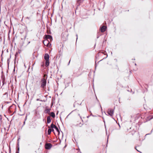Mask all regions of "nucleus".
<instances>
[{
	"instance_id": "nucleus-48",
	"label": "nucleus",
	"mask_w": 153,
	"mask_h": 153,
	"mask_svg": "<svg viewBox=\"0 0 153 153\" xmlns=\"http://www.w3.org/2000/svg\"><path fill=\"white\" fill-rule=\"evenodd\" d=\"M153 131V128L151 131V133H152V131Z\"/></svg>"
},
{
	"instance_id": "nucleus-2",
	"label": "nucleus",
	"mask_w": 153,
	"mask_h": 153,
	"mask_svg": "<svg viewBox=\"0 0 153 153\" xmlns=\"http://www.w3.org/2000/svg\"><path fill=\"white\" fill-rule=\"evenodd\" d=\"M64 31L62 33L61 36L62 38L66 40L68 39L69 34L68 32V29H66V30L64 29Z\"/></svg>"
},
{
	"instance_id": "nucleus-61",
	"label": "nucleus",
	"mask_w": 153,
	"mask_h": 153,
	"mask_svg": "<svg viewBox=\"0 0 153 153\" xmlns=\"http://www.w3.org/2000/svg\"><path fill=\"white\" fill-rule=\"evenodd\" d=\"M97 55L98 56H99V53H97Z\"/></svg>"
},
{
	"instance_id": "nucleus-27",
	"label": "nucleus",
	"mask_w": 153,
	"mask_h": 153,
	"mask_svg": "<svg viewBox=\"0 0 153 153\" xmlns=\"http://www.w3.org/2000/svg\"><path fill=\"white\" fill-rule=\"evenodd\" d=\"M109 135L110 134H108V135L107 136V145L106 146V147H107V144H108V138H109Z\"/></svg>"
},
{
	"instance_id": "nucleus-4",
	"label": "nucleus",
	"mask_w": 153,
	"mask_h": 153,
	"mask_svg": "<svg viewBox=\"0 0 153 153\" xmlns=\"http://www.w3.org/2000/svg\"><path fill=\"white\" fill-rule=\"evenodd\" d=\"M51 42L49 40H47V39H45L43 41V43L45 46L49 47L51 45V44L50 43Z\"/></svg>"
},
{
	"instance_id": "nucleus-23",
	"label": "nucleus",
	"mask_w": 153,
	"mask_h": 153,
	"mask_svg": "<svg viewBox=\"0 0 153 153\" xmlns=\"http://www.w3.org/2000/svg\"><path fill=\"white\" fill-rule=\"evenodd\" d=\"M102 35V34L100 33H97V38L98 39L99 37Z\"/></svg>"
},
{
	"instance_id": "nucleus-12",
	"label": "nucleus",
	"mask_w": 153,
	"mask_h": 153,
	"mask_svg": "<svg viewBox=\"0 0 153 153\" xmlns=\"http://www.w3.org/2000/svg\"><path fill=\"white\" fill-rule=\"evenodd\" d=\"M49 54L46 53L45 54L44 56V59L45 60H49Z\"/></svg>"
},
{
	"instance_id": "nucleus-58",
	"label": "nucleus",
	"mask_w": 153,
	"mask_h": 153,
	"mask_svg": "<svg viewBox=\"0 0 153 153\" xmlns=\"http://www.w3.org/2000/svg\"><path fill=\"white\" fill-rule=\"evenodd\" d=\"M24 66H25V68H26V66H25V64H24Z\"/></svg>"
},
{
	"instance_id": "nucleus-22",
	"label": "nucleus",
	"mask_w": 153,
	"mask_h": 153,
	"mask_svg": "<svg viewBox=\"0 0 153 153\" xmlns=\"http://www.w3.org/2000/svg\"><path fill=\"white\" fill-rule=\"evenodd\" d=\"M51 129V128H49L48 129V134H51V133L52 132Z\"/></svg>"
},
{
	"instance_id": "nucleus-28",
	"label": "nucleus",
	"mask_w": 153,
	"mask_h": 153,
	"mask_svg": "<svg viewBox=\"0 0 153 153\" xmlns=\"http://www.w3.org/2000/svg\"><path fill=\"white\" fill-rule=\"evenodd\" d=\"M47 101V99L46 98V99L45 100H40V101H41V102H46V101Z\"/></svg>"
},
{
	"instance_id": "nucleus-54",
	"label": "nucleus",
	"mask_w": 153,
	"mask_h": 153,
	"mask_svg": "<svg viewBox=\"0 0 153 153\" xmlns=\"http://www.w3.org/2000/svg\"><path fill=\"white\" fill-rule=\"evenodd\" d=\"M100 108H101V109L102 110V108L100 104Z\"/></svg>"
},
{
	"instance_id": "nucleus-36",
	"label": "nucleus",
	"mask_w": 153,
	"mask_h": 153,
	"mask_svg": "<svg viewBox=\"0 0 153 153\" xmlns=\"http://www.w3.org/2000/svg\"><path fill=\"white\" fill-rule=\"evenodd\" d=\"M27 116H26L25 117V121L26 120H27Z\"/></svg>"
},
{
	"instance_id": "nucleus-40",
	"label": "nucleus",
	"mask_w": 153,
	"mask_h": 153,
	"mask_svg": "<svg viewBox=\"0 0 153 153\" xmlns=\"http://www.w3.org/2000/svg\"><path fill=\"white\" fill-rule=\"evenodd\" d=\"M40 100L39 99H36V101H40V100Z\"/></svg>"
},
{
	"instance_id": "nucleus-17",
	"label": "nucleus",
	"mask_w": 153,
	"mask_h": 153,
	"mask_svg": "<svg viewBox=\"0 0 153 153\" xmlns=\"http://www.w3.org/2000/svg\"><path fill=\"white\" fill-rule=\"evenodd\" d=\"M54 129L57 132L58 134H60V131H59V130H60V128H59H59L56 126L55 127V128H54Z\"/></svg>"
},
{
	"instance_id": "nucleus-55",
	"label": "nucleus",
	"mask_w": 153,
	"mask_h": 153,
	"mask_svg": "<svg viewBox=\"0 0 153 153\" xmlns=\"http://www.w3.org/2000/svg\"><path fill=\"white\" fill-rule=\"evenodd\" d=\"M81 103H81L80 104H79V103H77V104H79V105H81Z\"/></svg>"
},
{
	"instance_id": "nucleus-52",
	"label": "nucleus",
	"mask_w": 153,
	"mask_h": 153,
	"mask_svg": "<svg viewBox=\"0 0 153 153\" xmlns=\"http://www.w3.org/2000/svg\"><path fill=\"white\" fill-rule=\"evenodd\" d=\"M13 71L14 72L15 71V67H14V69H13Z\"/></svg>"
},
{
	"instance_id": "nucleus-19",
	"label": "nucleus",
	"mask_w": 153,
	"mask_h": 153,
	"mask_svg": "<svg viewBox=\"0 0 153 153\" xmlns=\"http://www.w3.org/2000/svg\"><path fill=\"white\" fill-rule=\"evenodd\" d=\"M47 123H49L51 122V119L49 116L47 117Z\"/></svg>"
},
{
	"instance_id": "nucleus-10",
	"label": "nucleus",
	"mask_w": 153,
	"mask_h": 153,
	"mask_svg": "<svg viewBox=\"0 0 153 153\" xmlns=\"http://www.w3.org/2000/svg\"><path fill=\"white\" fill-rule=\"evenodd\" d=\"M84 0H76V3L77 5V7L76 9H77L78 7L80 6L81 3H82Z\"/></svg>"
},
{
	"instance_id": "nucleus-35",
	"label": "nucleus",
	"mask_w": 153,
	"mask_h": 153,
	"mask_svg": "<svg viewBox=\"0 0 153 153\" xmlns=\"http://www.w3.org/2000/svg\"><path fill=\"white\" fill-rule=\"evenodd\" d=\"M51 130H52V131H53V133L55 134V133L54 132V128H51Z\"/></svg>"
},
{
	"instance_id": "nucleus-9",
	"label": "nucleus",
	"mask_w": 153,
	"mask_h": 153,
	"mask_svg": "<svg viewBox=\"0 0 153 153\" xmlns=\"http://www.w3.org/2000/svg\"><path fill=\"white\" fill-rule=\"evenodd\" d=\"M107 29L106 26H100V30L102 32H104Z\"/></svg>"
},
{
	"instance_id": "nucleus-20",
	"label": "nucleus",
	"mask_w": 153,
	"mask_h": 153,
	"mask_svg": "<svg viewBox=\"0 0 153 153\" xmlns=\"http://www.w3.org/2000/svg\"><path fill=\"white\" fill-rule=\"evenodd\" d=\"M55 100V98L53 97L52 99L51 102V108H52V106H53V101H54V100Z\"/></svg>"
},
{
	"instance_id": "nucleus-21",
	"label": "nucleus",
	"mask_w": 153,
	"mask_h": 153,
	"mask_svg": "<svg viewBox=\"0 0 153 153\" xmlns=\"http://www.w3.org/2000/svg\"><path fill=\"white\" fill-rule=\"evenodd\" d=\"M56 126L54 124L52 123L50 127H51V128H54Z\"/></svg>"
},
{
	"instance_id": "nucleus-59",
	"label": "nucleus",
	"mask_w": 153,
	"mask_h": 153,
	"mask_svg": "<svg viewBox=\"0 0 153 153\" xmlns=\"http://www.w3.org/2000/svg\"><path fill=\"white\" fill-rule=\"evenodd\" d=\"M5 134H8V133L7 132H6Z\"/></svg>"
},
{
	"instance_id": "nucleus-38",
	"label": "nucleus",
	"mask_w": 153,
	"mask_h": 153,
	"mask_svg": "<svg viewBox=\"0 0 153 153\" xmlns=\"http://www.w3.org/2000/svg\"><path fill=\"white\" fill-rule=\"evenodd\" d=\"M106 55H107V56H106V57H105V58H104L102 59H106V58H107V56H108V54H107V53H106Z\"/></svg>"
},
{
	"instance_id": "nucleus-5",
	"label": "nucleus",
	"mask_w": 153,
	"mask_h": 153,
	"mask_svg": "<svg viewBox=\"0 0 153 153\" xmlns=\"http://www.w3.org/2000/svg\"><path fill=\"white\" fill-rule=\"evenodd\" d=\"M52 146V145L50 143H47L45 144V148L46 149H50Z\"/></svg>"
},
{
	"instance_id": "nucleus-7",
	"label": "nucleus",
	"mask_w": 153,
	"mask_h": 153,
	"mask_svg": "<svg viewBox=\"0 0 153 153\" xmlns=\"http://www.w3.org/2000/svg\"><path fill=\"white\" fill-rule=\"evenodd\" d=\"M114 113V110L111 109H109L107 111V113L109 115L112 117Z\"/></svg>"
},
{
	"instance_id": "nucleus-30",
	"label": "nucleus",
	"mask_w": 153,
	"mask_h": 153,
	"mask_svg": "<svg viewBox=\"0 0 153 153\" xmlns=\"http://www.w3.org/2000/svg\"><path fill=\"white\" fill-rule=\"evenodd\" d=\"M67 146V145L66 144L65 145V146H64V147L63 148V150L64 151L65 150V148H66V146Z\"/></svg>"
},
{
	"instance_id": "nucleus-50",
	"label": "nucleus",
	"mask_w": 153,
	"mask_h": 153,
	"mask_svg": "<svg viewBox=\"0 0 153 153\" xmlns=\"http://www.w3.org/2000/svg\"><path fill=\"white\" fill-rule=\"evenodd\" d=\"M47 96H48V95H47L45 96V97L46 98H47Z\"/></svg>"
},
{
	"instance_id": "nucleus-41",
	"label": "nucleus",
	"mask_w": 153,
	"mask_h": 153,
	"mask_svg": "<svg viewBox=\"0 0 153 153\" xmlns=\"http://www.w3.org/2000/svg\"><path fill=\"white\" fill-rule=\"evenodd\" d=\"M68 85H65V88H67V87H68Z\"/></svg>"
},
{
	"instance_id": "nucleus-63",
	"label": "nucleus",
	"mask_w": 153,
	"mask_h": 153,
	"mask_svg": "<svg viewBox=\"0 0 153 153\" xmlns=\"http://www.w3.org/2000/svg\"><path fill=\"white\" fill-rule=\"evenodd\" d=\"M70 114H69L68 115H67V117H68V115H69Z\"/></svg>"
},
{
	"instance_id": "nucleus-42",
	"label": "nucleus",
	"mask_w": 153,
	"mask_h": 153,
	"mask_svg": "<svg viewBox=\"0 0 153 153\" xmlns=\"http://www.w3.org/2000/svg\"><path fill=\"white\" fill-rule=\"evenodd\" d=\"M57 135H61V136H62V137H63V135H64V134H57Z\"/></svg>"
},
{
	"instance_id": "nucleus-1",
	"label": "nucleus",
	"mask_w": 153,
	"mask_h": 153,
	"mask_svg": "<svg viewBox=\"0 0 153 153\" xmlns=\"http://www.w3.org/2000/svg\"><path fill=\"white\" fill-rule=\"evenodd\" d=\"M40 82V87L42 88L43 90H45L46 88V85L47 83L46 79L44 78H42Z\"/></svg>"
},
{
	"instance_id": "nucleus-14",
	"label": "nucleus",
	"mask_w": 153,
	"mask_h": 153,
	"mask_svg": "<svg viewBox=\"0 0 153 153\" xmlns=\"http://www.w3.org/2000/svg\"><path fill=\"white\" fill-rule=\"evenodd\" d=\"M21 51L20 50H19L18 52H16V53L15 55V61L16 60V59L18 56V54L20 53H21Z\"/></svg>"
},
{
	"instance_id": "nucleus-32",
	"label": "nucleus",
	"mask_w": 153,
	"mask_h": 153,
	"mask_svg": "<svg viewBox=\"0 0 153 153\" xmlns=\"http://www.w3.org/2000/svg\"><path fill=\"white\" fill-rule=\"evenodd\" d=\"M90 112L91 113L90 114V116H92L93 117H94V115H93L92 114V113H91V111H90Z\"/></svg>"
},
{
	"instance_id": "nucleus-56",
	"label": "nucleus",
	"mask_w": 153,
	"mask_h": 153,
	"mask_svg": "<svg viewBox=\"0 0 153 153\" xmlns=\"http://www.w3.org/2000/svg\"><path fill=\"white\" fill-rule=\"evenodd\" d=\"M139 152L140 153H142V152H141L140 151H139V152Z\"/></svg>"
},
{
	"instance_id": "nucleus-51",
	"label": "nucleus",
	"mask_w": 153,
	"mask_h": 153,
	"mask_svg": "<svg viewBox=\"0 0 153 153\" xmlns=\"http://www.w3.org/2000/svg\"><path fill=\"white\" fill-rule=\"evenodd\" d=\"M47 141H49V142H51V141H50V140H47Z\"/></svg>"
},
{
	"instance_id": "nucleus-26",
	"label": "nucleus",
	"mask_w": 153,
	"mask_h": 153,
	"mask_svg": "<svg viewBox=\"0 0 153 153\" xmlns=\"http://www.w3.org/2000/svg\"><path fill=\"white\" fill-rule=\"evenodd\" d=\"M102 60H100V61H99L97 64L96 63V61H95V69H96V67H97V64H98L99 62L101 61H102Z\"/></svg>"
},
{
	"instance_id": "nucleus-47",
	"label": "nucleus",
	"mask_w": 153,
	"mask_h": 153,
	"mask_svg": "<svg viewBox=\"0 0 153 153\" xmlns=\"http://www.w3.org/2000/svg\"><path fill=\"white\" fill-rule=\"evenodd\" d=\"M76 40L77 41V39H78V37H77V34H76Z\"/></svg>"
},
{
	"instance_id": "nucleus-13",
	"label": "nucleus",
	"mask_w": 153,
	"mask_h": 153,
	"mask_svg": "<svg viewBox=\"0 0 153 153\" xmlns=\"http://www.w3.org/2000/svg\"><path fill=\"white\" fill-rule=\"evenodd\" d=\"M19 144L17 143L16 147V153H19Z\"/></svg>"
},
{
	"instance_id": "nucleus-8",
	"label": "nucleus",
	"mask_w": 153,
	"mask_h": 153,
	"mask_svg": "<svg viewBox=\"0 0 153 153\" xmlns=\"http://www.w3.org/2000/svg\"><path fill=\"white\" fill-rule=\"evenodd\" d=\"M51 108H48V106H46L44 111V112L46 114H49L50 113Z\"/></svg>"
},
{
	"instance_id": "nucleus-25",
	"label": "nucleus",
	"mask_w": 153,
	"mask_h": 153,
	"mask_svg": "<svg viewBox=\"0 0 153 153\" xmlns=\"http://www.w3.org/2000/svg\"><path fill=\"white\" fill-rule=\"evenodd\" d=\"M59 54L60 55V56H59V57L60 56L62 55V52L61 51V49L59 51Z\"/></svg>"
},
{
	"instance_id": "nucleus-43",
	"label": "nucleus",
	"mask_w": 153,
	"mask_h": 153,
	"mask_svg": "<svg viewBox=\"0 0 153 153\" xmlns=\"http://www.w3.org/2000/svg\"><path fill=\"white\" fill-rule=\"evenodd\" d=\"M76 101L74 103V105H73V106H74V107H75V103H76Z\"/></svg>"
},
{
	"instance_id": "nucleus-45",
	"label": "nucleus",
	"mask_w": 153,
	"mask_h": 153,
	"mask_svg": "<svg viewBox=\"0 0 153 153\" xmlns=\"http://www.w3.org/2000/svg\"><path fill=\"white\" fill-rule=\"evenodd\" d=\"M26 19H30V18L29 17H26Z\"/></svg>"
},
{
	"instance_id": "nucleus-33",
	"label": "nucleus",
	"mask_w": 153,
	"mask_h": 153,
	"mask_svg": "<svg viewBox=\"0 0 153 153\" xmlns=\"http://www.w3.org/2000/svg\"><path fill=\"white\" fill-rule=\"evenodd\" d=\"M41 66L42 67H44V64L43 63L41 65Z\"/></svg>"
},
{
	"instance_id": "nucleus-18",
	"label": "nucleus",
	"mask_w": 153,
	"mask_h": 153,
	"mask_svg": "<svg viewBox=\"0 0 153 153\" xmlns=\"http://www.w3.org/2000/svg\"><path fill=\"white\" fill-rule=\"evenodd\" d=\"M50 62L49 60H45V66L46 67H48L49 65Z\"/></svg>"
},
{
	"instance_id": "nucleus-39",
	"label": "nucleus",
	"mask_w": 153,
	"mask_h": 153,
	"mask_svg": "<svg viewBox=\"0 0 153 153\" xmlns=\"http://www.w3.org/2000/svg\"><path fill=\"white\" fill-rule=\"evenodd\" d=\"M9 153H11V149L10 148L9 149Z\"/></svg>"
},
{
	"instance_id": "nucleus-44",
	"label": "nucleus",
	"mask_w": 153,
	"mask_h": 153,
	"mask_svg": "<svg viewBox=\"0 0 153 153\" xmlns=\"http://www.w3.org/2000/svg\"><path fill=\"white\" fill-rule=\"evenodd\" d=\"M70 61H71V60H70V61H69V62L68 63V65H69L70 62Z\"/></svg>"
},
{
	"instance_id": "nucleus-49",
	"label": "nucleus",
	"mask_w": 153,
	"mask_h": 153,
	"mask_svg": "<svg viewBox=\"0 0 153 153\" xmlns=\"http://www.w3.org/2000/svg\"><path fill=\"white\" fill-rule=\"evenodd\" d=\"M90 115H89V116H87V118H88L90 117Z\"/></svg>"
},
{
	"instance_id": "nucleus-46",
	"label": "nucleus",
	"mask_w": 153,
	"mask_h": 153,
	"mask_svg": "<svg viewBox=\"0 0 153 153\" xmlns=\"http://www.w3.org/2000/svg\"><path fill=\"white\" fill-rule=\"evenodd\" d=\"M1 120H2V117H1L0 118V121L1 122Z\"/></svg>"
},
{
	"instance_id": "nucleus-34",
	"label": "nucleus",
	"mask_w": 153,
	"mask_h": 153,
	"mask_svg": "<svg viewBox=\"0 0 153 153\" xmlns=\"http://www.w3.org/2000/svg\"><path fill=\"white\" fill-rule=\"evenodd\" d=\"M136 147H137L136 146L135 147V149H136V150L137 151V152H139V150H137V149H136Z\"/></svg>"
},
{
	"instance_id": "nucleus-3",
	"label": "nucleus",
	"mask_w": 153,
	"mask_h": 153,
	"mask_svg": "<svg viewBox=\"0 0 153 153\" xmlns=\"http://www.w3.org/2000/svg\"><path fill=\"white\" fill-rule=\"evenodd\" d=\"M44 39L49 40L50 42H51L53 40L52 36L50 35H45L44 36Z\"/></svg>"
},
{
	"instance_id": "nucleus-11",
	"label": "nucleus",
	"mask_w": 153,
	"mask_h": 153,
	"mask_svg": "<svg viewBox=\"0 0 153 153\" xmlns=\"http://www.w3.org/2000/svg\"><path fill=\"white\" fill-rule=\"evenodd\" d=\"M139 140L140 141H142L144 140L145 138V137L146 136V135L147 134H146L145 136H143V134H139Z\"/></svg>"
},
{
	"instance_id": "nucleus-6",
	"label": "nucleus",
	"mask_w": 153,
	"mask_h": 153,
	"mask_svg": "<svg viewBox=\"0 0 153 153\" xmlns=\"http://www.w3.org/2000/svg\"><path fill=\"white\" fill-rule=\"evenodd\" d=\"M12 107L14 109H15V111L11 115H13L16 112V107L15 105H11L10 106L8 109V112L10 113H11L12 112V111L10 109Z\"/></svg>"
},
{
	"instance_id": "nucleus-29",
	"label": "nucleus",
	"mask_w": 153,
	"mask_h": 153,
	"mask_svg": "<svg viewBox=\"0 0 153 153\" xmlns=\"http://www.w3.org/2000/svg\"><path fill=\"white\" fill-rule=\"evenodd\" d=\"M102 53H103V54H104V55H106V53H106V52L105 51H104L103 50H102Z\"/></svg>"
},
{
	"instance_id": "nucleus-16",
	"label": "nucleus",
	"mask_w": 153,
	"mask_h": 153,
	"mask_svg": "<svg viewBox=\"0 0 153 153\" xmlns=\"http://www.w3.org/2000/svg\"><path fill=\"white\" fill-rule=\"evenodd\" d=\"M50 115L51 117H52L53 118H54L55 117V114L53 112H52L50 113Z\"/></svg>"
},
{
	"instance_id": "nucleus-53",
	"label": "nucleus",
	"mask_w": 153,
	"mask_h": 153,
	"mask_svg": "<svg viewBox=\"0 0 153 153\" xmlns=\"http://www.w3.org/2000/svg\"><path fill=\"white\" fill-rule=\"evenodd\" d=\"M25 121H24V124H23V125H25Z\"/></svg>"
},
{
	"instance_id": "nucleus-64",
	"label": "nucleus",
	"mask_w": 153,
	"mask_h": 153,
	"mask_svg": "<svg viewBox=\"0 0 153 153\" xmlns=\"http://www.w3.org/2000/svg\"><path fill=\"white\" fill-rule=\"evenodd\" d=\"M135 65H137V64H136V63H135Z\"/></svg>"
},
{
	"instance_id": "nucleus-37",
	"label": "nucleus",
	"mask_w": 153,
	"mask_h": 153,
	"mask_svg": "<svg viewBox=\"0 0 153 153\" xmlns=\"http://www.w3.org/2000/svg\"><path fill=\"white\" fill-rule=\"evenodd\" d=\"M79 150V151H78L80 153H81V151H80V150L79 149V148H78V149H77V150Z\"/></svg>"
},
{
	"instance_id": "nucleus-31",
	"label": "nucleus",
	"mask_w": 153,
	"mask_h": 153,
	"mask_svg": "<svg viewBox=\"0 0 153 153\" xmlns=\"http://www.w3.org/2000/svg\"><path fill=\"white\" fill-rule=\"evenodd\" d=\"M9 62H10V61H9V59H8L7 61V63L8 66H9Z\"/></svg>"
},
{
	"instance_id": "nucleus-24",
	"label": "nucleus",
	"mask_w": 153,
	"mask_h": 153,
	"mask_svg": "<svg viewBox=\"0 0 153 153\" xmlns=\"http://www.w3.org/2000/svg\"><path fill=\"white\" fill-rule=\"evenodd\" d=\"M20 139V136H19L18 137V140H17V143L19 144V140Z\"/></svg>"
},
{
	"instance_id": "nucleus-57",
	"label": "nucleus",
	"mask_w": 153,
	"mask_h": 153,
	"mask_svg": "<svg viewBox=\"0 0 153 153\" xmlns=\"http://www.w3.org/2000/svg\"><path fill=\"white\" fill-rule=\"evenodd\" d=\"M74 140H75V141H76V139L74 137Z\"/></svg>"
},
{
	"instance_id": "nucleus-62",
	"label": "nucleus",
	"mask_w": 153,
	"mask_h": 153,
	"mask_svg": "<svg viewBox=\"0 0 153 153\" xmlns=\"http://www.w3.org/2000/svg\"><path fill=\"white\" fill-rule=\"evenodd\" d=\"M35 53V52H34L33 53V55H34V54Z\"/></svg>"
},
{
	"instance_id": "nucleus-60",
	"label": "nucleus",
	"mask_w": 153,
	"mask_h": 153,
	"mask_svg": "<svg viewBox=\"0 0 153 153\" xmlns=\"http://www.w3.org/2000/svg\"><path fill=\"white\" fill-rule=\"evenodd\" d=\"M1 117V115H0V118Z\"/></svg>"
},
{
	"instance_id": "nucleus-15",
	"label": "nucleus",
	"mask_w": 153,
	"mask_h": 153,
	"mask_svg": "<svg viewBox=\"0 0 153 153\" xmlns=\"http://www.w3.org/2000/svg\"><path fill=\"white\" fill-rule=\"evenodd\" d=\"M1 78L2 81V83L3 84H4L5 82V78L4 75L1 76Z\"/></svg>"
}]
</instances>
